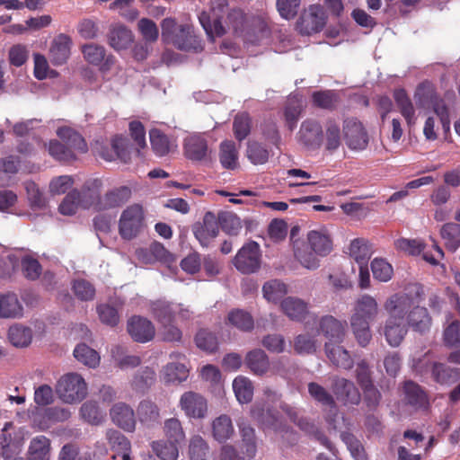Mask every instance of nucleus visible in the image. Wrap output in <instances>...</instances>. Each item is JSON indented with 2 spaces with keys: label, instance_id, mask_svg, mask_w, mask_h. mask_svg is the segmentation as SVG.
<instances>
[{
  "label": "nucleus",
  "instance_id": "338daca9",
  "mask_svg": "<svg viewBox=\"0 0 460 460\" xmlns=\"http://www.w3.org/2000/svg\"><path fill=\"white\" fill-rule=\"evenodd\" d=\"M217 218L219 228L228 234H237L241 229L240 219L233 213L221 212Z\"/></svg>",
  "mask_w": 460,
  "mask_h": 460
},
{
  "label": "nucleus",
  "instance_id": "f704fd0d",
  "mask_svg": "<svg viewBox=\"0 0 460 460\" xmlns=\"http://www.w3.org/2000/svg\"><path fill=\"white\" fill-rule=\"evenodd\" d=\"M244 364L256 376H263L270 369V360L267 354L261 349L249 351L244 358Z\"/></svg>",
  "mask_w": 460,
  "mask_h": 460
},
{
  "label": "nucleus",
  "instance_id": "4d7b16f0",
  "mask_svg": "<svg viewBox=\"0 0 460 460\" xmlns=\"http://www.w3.org/2000/svg\"><path fill=\"white\" fill-rule=\"evenodd\" d=\"M371 248L368 243L364 239H355L349 246V255L358 262V265L367 264L371 257Z\"/></svg>",
  "mask_w": 460,
  "mask_h": 460
},
{
  "label": "nucleus",
  "instance_id": "680f3d73",
  "mask_svg": "<svg viewBox=\"0 0 460 460\" xmlns=\"http://www.w3.org/2000/svg\"><path fill=\"white\" fill-rule=\"evenodd\" d=\"M252 119L246 112L235 115L233 121V131L238 141L244 140L251 133Z\"/></svg>",
  "mask_w": 460,
  "mask_h": 460
},
{
  "label": "nucleus",
  "instance_id": "c85d7f7f",
  "mask_svg": "<svg viewBox=\"0 0 460 460\" xmlns=\"http://www.w3.org/2000/svg\"><path fill=\"white\" fill-rule=\"evenodd\" d=\"M99 155L106 161H112L118 158L127 163L130 158L128 141L122 136H116L111 140V149L107 146H101Z\"/></svg>",
  "mask_w": 460,
  "mask_h": 460
},
{
  "label": "nucleus",
  "instance_id": "603ef678",
  "mask_svg": "<svg viewBox=\"0 0 460 460\" xmlns=\"http://www.w3.org/2000/svg\"><path fill=\"white\" fill-rule=\"evenodd\" d=\"M233 390L237 401L243 404L252 402L253 397V385L245 376H238L233 381Z\"/></svg>",
  "mask_w": 460,
  "mask_h": 460
},
{
  "label": "nucleus",
  "instance_id": "ddd939ff",
  "mask_svg": "<svg viewBox=\"0 0 460 460\" xmlns=\"http://www.w3.org/2000/svg\"><path fill=\"white\" fill-rule=\"evenodd\" d=\"M81 52L87 63L99 66L100 71L103 73L110 71L116 61L113 55L106 54V49L103 46L95 43L82 45Z\"/></svg>",
  "mask_w": 460,
  "mask_h": 460
},
{
  "label": "nucleus",
  "instance_id": "052dcab7",
  "mask_svg": "<svg viewBox=\"0 0 460 460\" xmlns=\"http://www.w3.org/2000/svg\"><path fill=\"white\" fill-rule=\"evenodd\" d=\"M188 369L183 363L172 362L164 369V379L166 383H181L187 379Z\"/></svg>",
  "mask_w": 460,
  "mask_h": 460
},
{
  "label": "nucleus",
  "instance_id": "4c0bfd02",
  "mask_svg": "<svg viewBox=\"0 0 460 460\" xmlns=\"http://www.w3.org/2000/svg\"><path fill=\"white\" fill-rule=\"evenodd\" d=\"M307 241L311 250L320 256L328 255L332 250V241L323 230H312L307 234Z\"/></svg>",
  "mask_w": 460,
  "mask_h": 460
},
{
  "label": "nucleus",
  "instance_id": "1a4fd4ad",
  "mask_svg": "<svg viewBox=\"0 0 460 460\" xmlns=\"http://www.w3.org/2000/svg\"><path fill=\"white\" fill-rule=\"evenodd\" d=\"M327 16L321 4H311L301 14L297 29L303 35H311L321 31L326 24Z\"/></svg>",
  "mask_w": 460,
  "mask_h": 460
},
{
  "label": "nucleus",
  "instance_id": "09e8293b",
  "mask_svg": "<svg viewBox=\"0 0 460 460\" xmlns=\"http://www.w3.org/2000/svg\"><path fill=\"white\" fill-rule=\"evenodd\" d=\"M234 434V426L231 418L222 414L212 422V435L218 442H225Z\"/></svg>",
  "mask_w": 460,
  "mask_h": 460
},
{
  "label": "nucleus",
  "instance_id": "0e129e2a",
  "mask_svg": "<svg viewBox=\"0 0 460 460\" xmlns=\"http://www.w3.org/2000/svg\"><path fill=\"white\" fill-rule=\"evenodd\" d=\"M263 296L270 302H278L287 294L286 285L278 280L273 279L266 282L262 287Z\"/></svg>",
  "mask_w": 460,
  "mask_h": 460
},
{
  "label": "nucleus",
  "instance_id": "a878e982",
  "mask_svg": "<svg viewBox=\"0 0 460 460\" xmlns=\"http://www.w3.org/2000/svg\"><path fill=\"white\" fill-rule=\"evenodd\" d=\"M318 332L328 340L326 342L342 343L345 336V325L332 315H324L319 321Z\"/></svg>",
  "mask_w": 460,
  "mask_h": 460
},
{
  "label": "nucleus",
  "instance_id": "aec40b11",
  "mask_svg": "<svg viewBox=\"0 0 460 460\" xmlns=\"http://www.w3.org/2000/svg\"><path fill=\"white\" fill-rule=\"evenodd\" d=\"M73 41L70 36L65 33L57 35L49 50V58L54 66H61L67 62L71 55Z\"/></svg>",
  "mask_w": 460,
  "mask_h": 460
},
{
  "label": "nucleus",
  "instance_id": "f257e3e1",
  "mask_svg": "<svg viewBox=\"0 0 460 460\" xmlns=\"http://www.w3.org/2000/svg\"><path fill=\"white\" fill-rule=\"evenodd\" d=\"M379 313L378 303L375 297L365 294L358 296L353 305L349 324L358 344L367 347L372 340L370 323Z\"/></svg>",
  "mask_w": 460,
  "mask_h": 460
},
{
  "label": "nucleus",
  "instance_id": "6ab92c4d",
  "mask_svg": "<svg viewBox=\"0 0 460 460\" xmlns=\"http://www.w3.org/2000/svg\"><path fill=\"white\" fill-rule=\"evenodd\" d=\"M102 181L99 178H91L84 181L80 192L81 207L84 208H93L99 211L102 197Z\"/></svg>",
  "mask_w": 460,
  "mask_h": 460
},
{
  "label": "nucleus",
  "instance_id": "58836bf2",
  "mask_svg": "<svg viewBox=\"0 0 460 460\" xmlns=\"http://www.w3.org/2000/svg\"><path fill=\"white\" fill-rule=\"evenodd\" d=\"M297 427L306 433L307 435L313 437L315 440H317L321 445L326 447L330 452L334 454L335 447L331 442V440L325 436L323 431L319 429L314 422L310 421L307 418L299 417L296 422H295Z\"/></svg>",
  "mask_w": 460,
  "mask_h": 460
},
{
  "label": "nucleus",
  "instance_id": "9d476101",
  "mask_svg": "<svg viewBox=\"0 0 460 460\" xmlns=\"http://www.w3.org/2000/svg\"><path fill=\"white\" fill-rule=\"evenodd\" d=\"M260 247L256 242L244 244L234 259V267L243 274L255 272L261 264Z\"/></svg>",
  "mask_w": 460,
  "mask_h": 460
},
{
  "label": "nucleus",
  "instance_id": "864d4df0",
  "mask_svg": "<svg viewBox=\"0 0 460 460\" xmlns=\"http://www.w3.org/2000/svg\"><path fill=\"white\" fill-rule=\"evenodd\" d=\"M303 111L302 102L296 98H289L284 108L285 124L288 130L293 131L296 128L297 121Z\"/></svg>",
  "mask_w": 460,
  "mask_h": 460
},
{
  "label": "nucleus",
  "instance_id": "c756f323",
  "mask_svg": "<svg viewBox=\"0 0 460 460\" xmlns=\"http://www.w3.org/2000/svg\"><path fill=\"white\" fill-rule=\"evenodd\" d=\"M341 343L325 342L326 357L334 366L349 370L354 366V360L349 352L341 345Z\"/></svg>",
  "mask_w": 460,
  "mask_h": 460
},
{
  "label": "nucleus",
  "instance_id": "13d9d810",
  "mask_svg": "<svg viewBox=\"0 0 460 460\" xmlns=\"http://www.w3.org/2000/svg\"><path fill=\"white\" fill-rule=\"evenodd\" d=\"M75 358L89 367H95L100 363V356L96 350L84 343L78 344L74 349Z\"/></svg>",
  "mask_w": 460,
  "mask_h": 460
},
{
  "label": "nucleus",
  "instance_id": "473e14b6",
  "mask_svg": "<svg viewBox=\"0 0 460 460\" xmlns=\"http://www.w3.org/2000/svg\"><path fill=\"white\" fill-rule=\"evenodd\" d=\"M132 191L128 186H120L108 190L102 199L99 211L121 207L131 198Z\"/></svg>",
  "mask_w": 460,
  "mask_h": 460
},
{
  "label": "nucleus",
  "instance_id": "de8ad7c7",
  "mask_svg": "<svg viewBox=\"0 0 460 460\" xmlns=\"http://www.w3.org/2000/svg\"><path fill=\"white\" fill-rule=\"evenodd\" d=\"M219 161L223 168L234 170L238 166V151L235 143L225 140L219 146Z\"/></svg>",
  "mask_w": 460,
  "mask_h": 460
},
{
  "label": "nucleus",
  "instance_id": "4468645a",
  "mask_svg": "<svg viewBox=\"0 0 460 460\" xmlns=\"http://www.w3.org/2000/svg\"><path fill=\"white\" fill-rule=\"evenodd\" d=\"M192 232L201 246L208 247L219 234L216 215L210 211L207 212L203 217L202 222H197L192 226Z\"/></svg>",
  "mask_w": 460,
  "mask_h": 460
},
{
  "label": "nucleus",
  "instance_id": "72a5a7b5",
  "mask_svg": "<svg viewBox=\"0 0 460 460\" xmlns=\"http://www.w3.org/2000/svg\"><path fill=\"white\" fill-rule=\"evenodd\" d=\"M149 139L153 152L159 157L167 155L177 147L174 140L156 128L150 129Z\"/></svg>",
  "mask_w": 460,
  "mask_h": 460
},
{
  "label": "nucleus",
  "instance_id": "e2e57ef3",
  "mask_svg": "<svg viewBox=\"0 0 460 460\" xmlns=\"http://www.w3.org/2000/svg\"><path fill=\"white\" fill-rule=\"evenodd\" d=\"M82 419L92 425H99L103 420V414L96 402L87 401L80 408Z\"/></svg>",
  "mask_w": 460,
  "mask_h": 460
},
{
  "label": "nucleus",
  "instance_id": "bb28decb",
  "mask_svg": "<svg viewBox=\"0 0 460 460\" xmlns=\"http://www.w3.org/2000/svg\"><path fill=\"white\" fill-rule=\"evenodd\" d=\"M406 324L412 331L424 334L429 332L432 325V318L426 307L416 304L408 314Z\"/></svg>",
  "mask_w": 460,
  "mask_h": 460
},
{
  "label": "nucleus",
  "instance_id": "3c124183",
  "mask_svg": "<svg viewBox=\"0 0 460 460\" xmlns=\"http://www.w3.org/2000/svg\"><path fill=\"white\" fill-rule=\"evenodd\" d=\"M339 101V94L332 90H320L312 93L313 105L319 109L332 111Z\"/></svg>",
  "mask_w": 460,
  "mask_h": 460
},
{
  "label": "nucleus",
  "instance_id": "774afa93",
  "mask_svg": "<svg viewBox=\"0 0 460 460\" xmlns=\"http://www.w3.org/2000/svg\"><path fill=\"white\" fill-rule=\"evenodd\" d=\"M208 453V446L200 436H193L190 438L189 446L190 460H207Z\"/></svg>",
  "mask_w": 460,
  "mask_h": 460
},
{
  "label": "nucleus",
  "instance_id": "c03bdc74",
  "mask_svg": "<svg viewBox=\"0 0 460 460\" xmlns=\"http://www.w3.org/2000/svg\"><path fill=\"white\" fill-rule=\"evenodd\" d=\"M394 98L408 126L414 125L416 122L415 109L406 91L404 89H396L394 93Z\"/></svg>",
  "mask_w": 460,
  "mask_h": 460
},
{
  "label": "nucleus",
  "instance_id": "b1692460",
  "mask_svg": "<svg viewBox=\"0 0 460 460\" xmlns=\"http://www.w3.org/2000/svg\"><path fill=\"white\" fill-rule=\"evenodd\" d=\"M183 153L187 159L200 162L206 159L208 153V141L201 134H192L183 142Z\"/></svg>",
  "mask_w": 460,
  "mask_h": 460
},
{
  "label": "nucleus",
  "instance_id": "0eeeda50",
  "mask_svg": "<svg viewBox=\"0 0 460 460\" xmlns=\"http://www.w3.org/2000/svg\"><path fill=\"white\" fill-rule=\"evenodd\" d=\"M144 219L142 206L133 204L124 209L119 220V233L121 238L131 240L137 237L144 226Z\"/></svg>",
  "mask_w": 460,
  "mask_h": 460
},
{
  "label": "nucleus",
  "instance_id": "69168bd1",
  "mask_svg": "<svg viewBox=\"0 0 460 460\" xmlns=\"http://www.w3.org/2000/svg\"><path fill=\"white\" fill-rule=\"evenodd\" d=\"M228 321L232 325L244 332L252 330L254 325L252 315L240 309L231 311L228 314Z\"/></svg>",
  "mask_w": 460,
  "mask_h": 460
},
{
  "label": "nucleus",
  "instance_id": "e433bc0d",
  "mask_svg": "<svg viewBox=\"0 0 460 460\" xmlns=\"http://www.w3.org/2000/svg\"><path fill=\"white\" fill-rule=\"evenodd\" d=\"M281 310L293 321H303L308 314L307 304L300 298L288 296L281 301Z\"/></svg>",
  "mask_w": 460,
  "mask_h": 460
},
{
  "label": "nucleus",
  "instance_id": "a211bd4d",
  "mask_svg": "<svg viewBox=\"0 0 460 460\" xmlns=\"http://www.w3.org/2000/svg\"><path fill=\"white\" fill-rule=\"evenodd\" d=\"M170 44L180 50L196 53L201 52L204 49L202 40L195 34L193 27L189 24L179 26V32Z\"/></svg>",
  "mask_w": 460,
  "mask_h": 460
},
{
  "label": "nucleus",
  "instance_id": "49530a36",
  "mask_svg": "<svg viewBox=\"0 0 460 460\" xmlns=\"http://www.w3.org/2000/svg\"><path fill=\"white\" fill-rule=\"evenodd\" d=\"M154 318L161 324L172 323L176 314V305L165 300H156L151 304Z\"/></svg>",
  "mask_w": 460,
  "mask_h": 460
},
{
  "label": "nucleus",
  "instance_id": "8fccbe9b",
  "mask_svg": "<svg viewBox=\"0 0 460 460\" xmlns=\"http://www.w3.org/2000/svg\"><path fill=\"white\" fill-rule=\"evenodd\" d=\"M181 445L169 440H156L151 443L155 455L161 460H177Z\"/></svg>",
  "mask_w": 460,
  "mask_h": 460
},
{
  "label": "nucleus",
  "instance_id": "7c9ffc66",
  "mask_svg": "<svg viewBox=\"0 0 460 460\" xmlns=\"http://www.w3.org/2000/svg\"><path fill=\"white\" fill-rule=\"evenodd\" d=\"M107 38L108 44L117 51L128 49L134 40L132 31L123 24L111 25Z\"/></svg>",
  "mask_w": 460,
  "mask_h": 460
},
{
  "label": "nucleus",
  "instance_id": "4be33fe9",
  "mask_svg": "<svg viewBox=\"0 0 460 460\" xmlns=\"http://www.w3.org/2000/svg\"><path fill=\"white\" fill-rule=\"evenodd\" d=\"M322 125L315 119H307L301 124L298 139L305 146L312 149L318 148L323 141Z\"/></svg>",
  "mask_w": 460,
  "mask_h": 460
},
{
  "label": "nucleus",
  "instance_id": "6e6d98bb",
  "mask_svg": "<svg viewBox=\"0 0 460 460\" xmlns=\"http://www.w3.org/2000/svg\"><path fill=\"white\" fill-rule=\"evenodd\" d=\"M246 157L254 165L264 164L269 160L270 151L258 141H249L247 143Z\"/></svg>",
  "mask_w": 460,
  "mask_h": 460
},
{
  "label": "nucleus",
  "instance_id": "a19ab883",
  "mask_svg": "<svg viewBox=\"0 0 460 460\" xmlns=\"http://www.w3.org/2000/svg\"><path fill=\"white\" fill-rule=\"evenodd\" d=\"M23 314V307L14 293L0 294V317L17 318Z\"/></svg>",
  "mask_w": 460,
  "mask_h": 460
},
{
  "label": "nucleus",
  "instance_id": "412c9836",
  "mask_svg": "<svg viewBox=\"0 0 460 460\" xmlns=\"http://www.w3.org/2000/svg\"><path fill=\"white\" fill-rule=\"evenodd\" d=\"M110 416L112 422L127 432H133L136 429V417L132 407L126 402H119L110 410Z\"/></svg>",
  "mask_w": 460,
  "mask_h": 460
},
{
  "label": "nucleus",
  "instance_id": "ea45409f",
  "mask_svg": "<svg viewBox=\"0 0 460 460\" xmlns=\"http://www.w3.org/2000/svg\"><path fill=\"white\" fill-rule=\"evenodd\" d=\"M51 441L44 435L34 437L29 445L27 459L49 460Z\"/></svg>",
  "mask_w": 460,
  "mask_h": 460
},
{
  "label": "nucleus",
  "instance_id": "f8f14e48",
  "mask_svg": "<svg viewBox=\"0 0 460 460\" xmlns=\"http://www.w3.org/2000/svg\"><path fill=\"white\" fill-rule=\"evenodd\" d=\"M343 137L352 150H364L368 145V136L363 124L356 118L343 120Z\"/></svg>",
  "mask_w": 460,
  "mask_h": 460
},
{
  "label": "nucleus",
  "instance_id": "f03ea898",
  "mask_svg": "<svg viewBox=\"0 0 460 460\" xmlns=\"http://www.w3.org/2000/svg\"><path fill=\"white\" fill-rule=\"evenodd\" d=\"M57 139L50 140L48 151L51 157L58 162H71L76 159L75 153L84 154L88 150L87 144L80 133L69 127H60L57 130Z\"/></svg>",
  "mask_w": 460,
  "mask_h": 460
},
{
  "label": "nucleus",
  "instance_id": "cd10ccee",
  "mask_svg": "<svg viewBox=\"0 0 460 460\" xmlns=\"http://www.w3.org/2000/svg\"><path fill=\"white\" fill-rule=\"evenodd\" d=\"M403 321L396 319L394 316L388 317L385 320L383 334L387 343L392 347H398L408 332V326Z\"/></svg>",
  "mask_w": 460,
  "mask_h": 460
},
{
  "label": "nucleus",
  "instance_id": "c9c22d12",
  "mask_svg": "<svg viewBox=\"0 0 460 460\" xmlns=\"http://www.w3.org/2000/svg\"><path fill=\"white\" fill-rule=\"evenodd\" d=\"M242 441L240 451L243 460L252 459L257 452L256 438L254 429L249 424L242 423L239 425Z\"/></svg>",
  "mask_w": 460,
  "mask_h": 460
},
{
  "label": "nucleus",
  "instance_id": "a18cd8bd",
  "mask_svg": "<svg viewBox=\"0 0 460 460\" xmlns=\"http://www.w3.org/2000/svg\"><path fill=\"white\" fill-rule=\"evenodd\" d=\"M155 371L149 367H146L139 369L134 375L130 385L132 389L137 393L145 394L155 385Z\"/></svg>",
  "mask_w": 460,
  "mask_h": 460
},
{
  "label": "nucleus",
  "instance_id": "393cba45",
  "mask_svg": "<svg viewBox=\"0 0 460 460\" xmlns=\"http://www.w3.org/2000/svg\"><path fill=\"white\" fill-rule=\"evenodd\" d=\"M332 390L336 398L344 405H358L361 395L355 384L346 378H337L332 385Z\"/></svg>",
  "mask_w": 460,
  "mask_h": 460
},
{
  "label": "nucleus",
  "instance_id": "37998d69",
  "mask_svg": "<svg viewBox=\"0 0 460 460\" xmlns=\"http://www.w3.org/2000/svg\"><path fill=\"white\" fill-rule=\"evenodd\" d=\"M137 411L139 421L147 427H154L160 422V410L156 403L150 400L141 401Z\"/></svg>",
  "mask_w": 460,
  "mask_h": 460
},
{
  "label": "nucleus",
  "instance_id": "dca6fc26",
  "mask_svg": "<svg viewBox=\"0 0 460 460\" xmlns=\"http://www.w3.org/2000/svg\"><path fill=\"white\" fill-rule=\"evenodd\" d=\"M179 405L188 418L202 419L208 411L207 400L195 392H186L180 399Z\"/></svg>",
  "mask_w": 460,
  "mask_h": 460
},
{
  "label": "nucleus",
  "instance_id": "2eb2a0df",
  "mask_svg": "<svg viewBox=\"0 0 460 460\" xmlns=\"http://www.w3.org/2000/svg\"><path fill=\"white\" fill-rule=\"evenodd\" d=\"M106 438L111 451L110 460H134L131 456V442L125 435L119 430L109 429Z\"/></svg>",
  "mask_w": 460,
  "mask_h": 460
},
{
  "label": "nucleus",
  "instance_id": "20e7f679",
  "mask_svg": "<svg viewBox=\"0 0 460 460\" xmlns=\"http://www.w3.org/2000/svg\"><path fill=\"white\" fill-rule=\"evenodd\" d=\"M230 9L228 0H210L209 13L203 11L199 15V21L211 42L215 41V37L226 33L222 21Z\"/></svg>",
  "mask_w": 460,
  "mask_h": 460
},
{
  "label": "nucleus",
  "instance_id": "9b49d317",
  "mask_svg": "<svg viewBox=\"0 0 460 460\" xmlns=\"http://www.w3.org/2000/svg\"><path fill=\"white\" fill-rule=\"evenodd\" d=\"M225 22L228 29L233 31L234 36L249 40V37L254 33L255 19L249 17L242 8H231L227 13Z\"/></svg>",
  "mask_w": 460,
  "mask_h": 460
},
{
  "label": "nucleus",
  "instance_id": "79ce46f5",
  "mask_svg": "<svg viewBox=\"0 0 460 460\" xmlns=\"http://www.w3.org/2000/svg\"><path fill=\"white\" fill-rule=\"evenodd\" d=\"M445 248L455 252L460 247V224L456 222L445 223L439 231Z\"/></svg>",
  "mask_w": 460,
  "mask_h": 460
},
{
  "label": "nucleus",
  "instance_id": "5701e85b",
  "mask_svg": "<svg viewBox=\"0 0 460 460\" xmlns=\"http://www.w3.org/2000/svg\"><path fill=\"white\" fill-rule=\"evenodd\" d=\"M308 394L316 402L330 410L331 413L326 416L325 420L330 425H332L337 415V405L332 394L316 382L308 384Z\"/></svg>",
  "mask_w": 460,
  "mask_h": 460
},
{
  "label": "nucleus",
  "instance_id": "6e6552de",
  "mask_svg": "<svg viewBox=\"0 0 460 460\" xmlns=\"http://www.w3.org/2000/svg\"><path fill=\"white\" fill-rule=\"evenodd\" d=\"M417 371L425 376L429 374L432 379L440 385H450L460 379V369L444 363L421 359L416 366Z\"/></svg>",
  "mask_w": 460,
  "mask_h": 460
},
{
  "label": "nucleus",
  "instance_id": "2f4dec72",
  "mask_svg": "<svg viewBox=\"0 0 460 460\" xmlns=\"http://www.w3.org/2000/svg\"><path fill=\"white\" fill-rule=\"evenodd\" d=\"M404 400L415 409H427L429 405L425 390L413 381H406L403 385Z\"/></svg>",
  "mask_w": 460,
  "mask_h": 460
},
{
  "label": "nucleus",
  "instance_id": "423d86ee",
  "mask_svg": "<svg viewBox=\"0 0 460 460\" xmlns=\"http://www.w3.org/2000/svg\"><path fill=\"white\" fill-rule=\"evenodd\" d=\"M415 98L421 106L431 104L434 112L439 118L444 131H449L451 121L448 108L444 100L437 97L436 92L429 83L425 82L418 86Z\"/></svg>",
  "mask_w": 460,
  "mask_h": 460
},
{
  "label": "nucleus",
  "instance_id": "5fc2aeb1",
  "mask_svg": "<svg viewBox=\"0 0 460 460\" xmlns=\"http://www.w3.org/2000/svg\"><path fill=\"white\" fill-rule=\"evenodd\" d=\"M164 433L166 440L181 445L186 436L181 420L177 418H169L164 420Z\"/></svg>",
  "mask_w": 460,
  "mask_h": 460
},
{
  "label": "nucleus",
  "instance_id": "7ed1b4c3",
  "mask_svg": "<svg viewBox=\"0 0 460 460\" xmlns=\"http://www.w3.org/2000/svg\"><path fill=\"white\" fill-rule=\"evenodd\" d=\"M424 287L420 283L409 284L402 292L390 296L384 304L388 317L406 320L409 312L424 297Z\"/></svg>",
  "mask_w": 460,
  "mask_h": 460
},
{
  "label": "nucleus",
  "instance_id": "39448f33",
  "mask_svg": "<svg viewBox=\"0 0 460 460\" xmlns=\"http://www.w3.org/2000/svg\"><path fill=\"white\" fill-rule=\"evenodd\" d=\"M56 391L58 397L66 403H74L84 400L87 394V385L84 379L76 373H68L58 382Z\"/></svg>",
  "mask_w": 460,
  "mask_h": 460
},
{
  "label": "nucleus",
  "instance_id": "f3484780",
  "mask_svg": "<svg viewBox=\"0 0 460 460\" xmlns=\"http://www.w3.org/2000/svg\"><path fill=\"white\" fill-rule=\"evenodd\" d=\"M127 330L130 337L140 343L152 341L155 335L152 322L139 315H134L128 319Z\"/></svg>",
  "mask_w": 460,
  "mask_h": 460
},
{
  "label": "nucleus",
  "instance_id": "bf43d9fd",
  "mask_svg": "<svg viewBox=\"0 0 460 460\" xmlns=\"http://www.w3.org/2000/svg\"><path fill=\"white\" fill-rule=\"evenodd\" d=\"M8 338L13 346L26 347L31 341V330L19 324L13 325L8 331Z\"/></svg>",
  "mask_w": 460,
  "mask_h": 460
}]
</instances>
